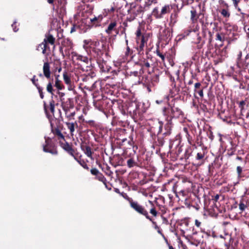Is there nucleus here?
I'll return each instance as SVG.
<instances>
[{
	"label": "nucleus",
	"mask_w": 249,
	"mask_h": 249,
	"mask_svg": "<svg viewBox=\"0 0 249 249\" xmlns=\"http://www.w3.org/2000/svg\"><path fill=\"white\" fill-rule=\"evenodd\" d=\"M83 43V48L87 53H91L92 51L97 56L102 54L103 46H100L99 41H92L90 39H87L85 40Z\"/></svg>",
	"instance_id": "nucleus-1"
},
{
	"label": "nucleus",
	"mask_w": 249,
	"mask_h": 249,
	"mask_svg": "<svg viewBox=\"0 0 249 249\" xmlns=\"http://www.w3.org/2000/svg\"><path fill=\"white\" fill-rule=\"evenodd\" d=\"M54 41L55 38L52 35H47L45 36V37L43 41L37 46L36 50H39V48H41V49L42 50V53L46 54L47 53V50L48 49L50 50L49 47L47 46V43L53 45Z\"/></svg>",
	"instance_id": "nucleus-2"
},
{
	"label": "nucleus",
	"mask_w": 249,
	"mask_h": 249,
	"mask_svg": "<svg viewBox=\"0 0 249 249\" xmlns=\"http://www.w3.org/2000/svg\"><path fill=\"white\" fill-rule=\"evenodd\" d=\"M130 206L132 209H133L135 211L138 213L140 214H141L145 216V217L151 220V219L148 215V213L147 211L144 209V208L138 202L134 201L132 199L129 200Z\"/></svg>",
	"instance_id": "nucleus-3"
},
{
	"label": "nucleus",
	"mask_w": 249,
	"mask_h": 249,
	"mask_svg": "<svg viewBox=\"0 0 249 249\" xmlns=\"http://www.w3.org/2000/svg\"><path fill=\"white\" fill-rule=\"evenodd\" d=\"M163 112L165 115H170L174 117L179 115L181 111L178 107L168 106V107H164L163 109Z\"/></svg>",
	"instance_id": "nucleus-4"
},
{
	"label": "nucleus",
	"mask_w": 249,
	"mask_h": 249,
	"mask_svg": "<svg viewBox=\"0 0 249 249\" xmlns=\"http://www.w3.org/2000/svg\"><path fill=\"white\" fill-rule=\"evenodd\" d=\"M191 13V17L190 19L193 23H196L197 22V20H199V21L200 22L203 23V20L201 18H200L199 17L201 16V14L197 13L196 10L193 9L190 11Z\"/></svg>",
	"instance_id": "nucleus-5"
},
{
	"label": "nucleus",
	"mask_w": 249,
	"mask_h": 249,
	"mask_svg": "<svg viewBox=\"0 0 249 249\" xmlns=\"http://www.w3.org/2000/svg\"><path fill=\"white\" fill-rule=\"evenodd\" d=\"M173 8V6L171 4H165L162 6L160 9V14L162 15L163 17L165 14H167L170 13Z\"/></svg>",
	"instance_id": "nucleus-6"
},
{
	"label": "nucleus",
	"mask_w": 249,
	"mask_h": 249,
	"mask_svg": "<svg viewBox=\"0 0 249 249\" xmlns=\"http://www.w3.org/2000/svg\"><path fill=\"white\" fill-rule=\"evenodd\" d=\"M43 71L44 76L47 78H50L51 71H50V66L48 62H46L44 63L43 67Z\"/></svg>",
	"instance_id": "nucleus-7"
},
{
	"label": "nucleus",
	"mask_w": 249,
	"mask_h": 249,
	"mask_svg": "<svg viewBox=\"0 0 249 249\" xmlns=\"http://www.w3.org/2000/svg\"><path fill=\"white\" fill-rule=\"evenodd\" d=\"M62 107H63L64 111L65 112L66 117L67 118V119L68 120V121H71V120H73L74 116L75 114V112L74 111V112H71L70 114H68V112L70 109L68 107H66V105H62Z\"/></svg>",
	"instance_id": "nucleus-8"
},
{
	"label": "nucleus",
	"mask_w": 249,
	"mask_h": 249,
	"mask_svg": "<svg viewBox=\"0 0 249 249\" xmlns=\"http://www.w3.org/2000/svg\"><path fill=\"white\" fill-rule=\"evenodd\" d=\"M65 124L67 125L68 128L70 130V133L71 136L73 135V133L75 131V126L78 127L76 122L74 123L65 122Z\"/></svg>",
	"instance_id": "nucleus-9"
},
{
	"label": "nucleus",
	"mask_w": 249,
	"mask_h": 249,
	"mask_svg": "<svg viewBox=\"0 0 249 249\" xmlns=\"http://www.w3.org/2000/svg\"><path fill=\"white\" fill-rule=\"evenodd\" d=\"M146 43V41L145 40L144 36H142L139 39V43L137 44L138 48L137 49L139 53L142 52L143 50V48L145 44Z\"/></svg>",
	"instance_id": "nucleus-10"
},
{
	"label": "nucleus",
	"mask_w": 249,
	"mask_h": 249,
	"mask_svg": "<svg viewBox=\"0 0 249 249\" xmlns=\"http://www.w3.org/2000/svg\"><path fill=\"white\" fill-rule=\"evenodd\" d=\"M82 150L84 152L85 154L91 159H93L92 157V152L91 148L89 146H83L81 147Z\"/></svg>",
	"instance_id": "nucleus-11"
},
{
	"label": "nucleus",
	"mask_w": 249,
	"mask_h": 249,
	"mask_svg": "<svg viewBox=\"0 0 249 249\" xmlns=\"http://www.w3.org/2000/svg\"><path fill=\"white\" fill-rule=\"evenodd\" d=\"M220 13L222 17L227 20L229 19L231 16V13L228 8L222 9L220 11Z\"/></svg>",
	"instance_id": "nucleus-12"
},
{
	"label": "nucleus",
	"mask_w": 249,
	"mask_h": 249,
	"mask_svg": "<svg viewBox=\"0 0 249 249\" xmlns=\"http://www.w3.org/2000/svg\"><path fill=\"white\" fill-rule=\"evenodd\" d=\"M152 15L157 19H160L162 18V15L160 14V11H159L158 7H155L153 9L152 12Z\"/></svg>",
	"instance_id": "nucleus-13"
},
{
	"label": "nucleus",
	"mask_w": 249,
	"mask_h": 249,
	"mask_svg": "<svg viewBox=\"0 0 249 249\" xmlns=\"http://www.w3.org/2000/svg\"><path fill=\"white\" fill-rule=\"evenodd\" d=\"M117 25V23L116 22H111L107 28L106 29V32L108 34H110L112 31L114 29V27H116Z\"/></svg>",
	"instance_id": "nucleus-14"
},
{
	"label": "nucleus",
	"mask_w": 249,
	"mask_h": 249,
	"mask_svg": "<svg viewBox=\"0 0 249 249\" xmlns=\"http://www.w3.org/2000/svg\"><path fill=\"white\" fill-rule=\"evenodd\" d=\"M50 140L49 139H45L46 145L43 146V151L44 152H49V153H53V154H56V152H53L51 151V150L49 149V148L48 147V145H49V142H50Z\"/></svg>",
	"instance_id": "nucleus-15"
},
{
	"label": "nucleus",
	"mask_w": 249,
	"mask_h": 249,
	"mask_svg": "<svg viewBox=\"0 0 249 249\" xmlns=\"http://www.w3.org/2000/svg\"><path fill=\"white\" fill-rule=\"evenodd\" d=\"M63 79L65 83L68 85H71V80L70 77L68 76L67 73L65 72L63 74Z\"/></svg>",
	"instance_id": "nucleus-16"
},
{
	"label": "nucleus",
	"mask_w": 249,
	"mask_h": 249,
	"mask_svg": "<svg viewBox=\"0 0 249 249\" xmlns=\"http://www.w3.org/2000/svg\"><path fill=\"white\" fill-rule=\"evenodd\" d=\"M103 19V16L99 15L98 17H95L93 18H90L91 22L94 23L95 21H97V23L100 22Z\"/></svg>",
	"instance_id": "nucleus-17"
},
{
	"label": "nucleus",
	"mask_w": 249,
	"mask_h": 249,
	"mask_svg": "<svg viewBox=\"0 0 249 249\" xmlns=\"http://www.w3.org/2000/svg\"><path fill=\"white\" fill-rule=\"evenodd\" d=\"M136 43L139 44L140 38H141V37L142 36V33H141V31L140 28H138L137 29L136 33Z\"/></svg>",
	"instance_id": "nucleus-18"
},
{
	"label": "nucleus",
	"mask_w": 249,
	"mask_h": 249,
	"mask_svg": "<svg viewBox=\"0 0 249 249\" xmlns=\"http://www.w3.org/2000/svg\"><path fill=\"white\" fill-rule=\"evenodd\" d=\"M55 86L57 89L59 90L62 89L64 87L63 86H62L61 84V81H60L57 78H56L55 80Z\"/></svg>",
	"instance_id": "nucleus-19"
},
{
	"label": "nucleus",
	"mask_w": 249,
	"mask_h": 249,
	"mask_svg": "<svg viewBox=\"0 0 249 249\" xmlns=\"http://www.w3.org/2000/svg\"><path fill=\"white\" fill-rule=\"evenodd\" d=\"M74 159L77 161V162L85 169H89V167L87 163L83 160H78L76 158Z\"/></svg>",
	"instance_id": "nucleus-20"
},
{
	"label": "nucleus",
	"mask_w": 249,
	"mask_h": 249,
	"mask_svg": "<svg viewBox=\"0 0 249 249\" xmlns=\"http://www.w3.org/2000/svg\"><path fill=\"white\" fill-rule=\"evenodd\" d=\"M127 165L129 168H131L135 165V162L132 159H130L127 161Z\"/></svg>",
	"instance_id": "nucleus-21"
},
{
	"label": "nucleus",
	"mask_w": 249,
	"mask_h": 249,
	"mask_svg": "<svg viewBox=\"0 0 249 249\" xmlns=\"http://www.w3.org/2000/svg\"><path fill=\"white\" fill-rule=\"evenodd\" d=\"M75 56L76 57L77 59L79 60H81L84 62H87L88 61V58L86 57H83L82 55H77V54L75 55Z\"/></svg>",
	"instance_id": "nucleus-22"
},
{
	"label": "nucleus",
	"mask_w": 249,
	"mask_h": 249,
	"mask_svg": "<svg viewBox=\"0 0 249 249\" xmlns=\"http://www.w3.org/2000/svg\"><path fill=\"white\" fill-rule=\"evenodd\" d=\"M50 110L51 113L53 114L54 112V102L53 100L50 102Z\"/></svg>",
	"instance_id": "nucleus-23"
},
{
	"label": "nucleus",
	"mask_w": 249,
	"mask_h": 249,
	"mask_svg": "<svg viewBox=\"0 0 249 249\" xmlns=\"http://www.w3.org/2000/svg\"><path fill=\"white\" fill-rule=\"evenodd\" d=\"M53 86H52V84L51 83H49L47 85V90L48 92H49V93H51V94H53Z\"/></svg>",
	"instance_id": "nucleus-24"
},
{
	"label": "nucleus",
	"mask_w": 249,
	"mask_h": 249,
	"mask_svg": "<svg viewBox=\"0 0 249 249\" xmlns=\"http://www.w3.org/2000/svg\"><path fill=\"white\" fill-rule=\"evenodd\" d=\"M247 208V206L243 203V202H240L239 205V208L240 211L242 212L244 211L245 209Z\"/></svg>",
	"instance_id": "nucleus-25"
},
{
	"label": "nucleus",
	"mask_w": 249,
	"mask_h": 249,
	"mask_svg": "<svg viewBox=\"0 0 249 249\" xmlns=\"http://www.w3.org/2000/svg\"><path fill=\"white\" fill-rule=\"evenodd\" d=\"M32 83L36 86V87L37 88V87H39L36 82L38 81L37 79L36 78V76L34 75L33 77L31 79Z\"/></svg>",
	"instance_id": "nucleus-26"
},
{
	"label": "nucleus",
	"mask_w": 249,
	"mask_h": 249,
	"mask_svg": "<svg viewBox=\"0 0 249 249\" xmlns=\"http://www.w3.org/2000/svg\"><path fill=\"white\" fill-rule=\"evenodd\" d=\"M37 89L38 90V92H39V94H40V96L41 97V99H43V97H44V95H43V92H42V88H41L40 87H37Z\"/></svg>",
	"instance_id": "nucleus-27"
},
{
	"label": "nucleus",
	"mask_w": 249,
	"mask_h": 249,
	"mask_svg": "<svg viewBox=\"0 0 249 249\" xmlns=\"http://www.w3.org/2000/svg\"><path fill=\"white\" fill-rule=\"evenodd\" d=\"M90 172L93 175H97L99 173V171L96 168H92L90 170Z\"/></svg>",
	"instance_id": "nucleus-28"
},
{
	"label": "nucleus",
	"mask_w": 249,
	"mask_h": 249,
	"mask_svg": "<svg viewBox=\"0 0 249 249\" xmlns=\"http://www.w3.org/2000/svg\"><path fill=\"white\" fill-rule=\"evenodd\" d=\"M150 213L154 216H156L157 214V212L154 208H152L150 209Z\"/></svg>",
	"instance_id": "nucleus-29"
},
{
	"label": "nucleus",
	"mask_w": 249,
	"mask_h": 249,
	"mask_svg": "<svg viewBox=\"0 0 249 249\" xmlns=\"http://www.w3.org/2000/svg\"><path fill=\"white\" fill-rule=\"evenodd\" d=\"M241 0H232L234 6L235 8L238 7V4Z\"/></svg>",
	"instance_id": "nucleus-30"
},
{
	"label": "nucleus",
	"mask_w": 249,
	"mask_h": 249,
	"mask_svg": "<svg viewBox=\"0 0 249 249\" xmlns=\"http://www.w3.org/2000/svg\"><path fill=\"white\" fill-rule=\"evenodd\" d=\"M204 157V155L201 153H198L196 155L197 160H201Z\"/></svg>",
	"instance_id": "nucleus-31"
},
{
	"label": "nucleus",
	"mask_w": 249,
	"mask_h": 249,
	"mask_svg": "<svg viewBox=\"0 0 249 249\" xmlns=\"http://www.w3.org/2000/svg\"><path fill=\"white\" fill-rule=\"evenodd\" d=\"M242 171V169L240 166H237V172L238 175V177H240L241 176V174Z\"/></svg>",
	"instance_id": "nucleus-32"
},
{
	"label": "nucleus",
	"mask_w": 249,
	"mask_h": 249,
	"mask_svg": "<svg viewBox=\"0 0 249 249\" xmlns=\"http://www.w3.org/2000/svg\"><path fill=\"white\" fill-rule=\"evenodd\" d=\"M245 104V102L244 101H242L239 103V107H241V110L242 111L243 109V106Z\"/></svg>",
	"instance_id": "nucleus-33"
},
{
	"label": "nucleus",
	"mask_w": 249,
	"mask_h": 249,
	"mask_svg": "<svg viewBox=\"0 0 249 249\" xmlns=\"http://www.w3.org/2000/svg\"><path fill=\"white\" fill-rule=\"evenodd\" d=\"M201 86V84L200 83H196L195 84V92H196V89H197L199 88Z\"/></svg>",
	"instance_id": "nucleus-34"
},
{
	"label": "nucleus",
	"mask_w": 249,
	"mask_h": 249,
	"mask_svg": "<svg viewBox=\"0 0 249 249\" xmlns=\"http://www.w3.org/2000/svg\"><path fill=\"white\" fill-rule=\"evenodd\" d=\"M17 23L16 21H15L13 24L12 25V27H13V30L15 32H17L18 30V29H16V27H15V24Z\"/></svg>",
	"instance_id": "nucleus-35"
},
{
	"label": "nucleus",
	"mask_w": 249,
	"mask_h": 249,
	"mask_svg": "<svg viewBox=\"0 0 249 249\" xmlns=\"http://www.w3.org/2000/svg\"><path fill=\"white\" fill-rule=\"evenodd\" d=\"M216 40H218L220 41L222 40V37L219 34H217L216 35Z\"/></svg>",
	"instance_id": "nucleus-36"
},
{
	"label": "nucleus",
	"mask_w": 249,
	"mask_h": 249,
	"mask_svg": "<svg viewBox=\"0 0 249 249\" xmlns=\"http://www.w3.org/2000/svg\"><path fill=\"white\" fill-rule=\"evenodd\" d=\"M157 55L159 56L162 59V60H164V56L163 54L160 53L159 52H157Z\"/></svg>",
	"instance_id": "nucleus-37"
},
{
	"label": "nucleus",
	"mask_w": 249,
	"mask_h": 249,
	"mask_svg": "<svg viewBox=\"0 0 249 249\" xmlns=\"http://www.w3.org/2000/svg\"><path fill=\"white\" fill-rule=\"evenodd\" d=\"M198 94H199V95L201 97H203V89H201L199 91H198L197 92Z\"/></svg>",
	"instance_id": "nucleus-38"
},
{
	"label": "nucleus",
	"mask_w": 249,
	"mask_h": 249,
	"mask_svg": "<svg viewBox=\"0 0 249 249\" xmlns=\"http://www.w3.org/2000/svg\"><path fill=\"white\" fill-rule=\"evenodd\" d=\"M170 123L169 122L168 123H167L165 127V128L166 129H168L169 130H170L171 129V126H170Z\"/></svg>",
	"instance_id": "nucleus-39"
},
{
	"label": "nucleus",
	"mask_w": 249,
	"mask_h": 249,
	"mask_svg": "<svg viewBox=\"0 0 249 249\" xmlns=\"http://www.w3.org/2000/svg\"><path fill=\"white\" fill-rule=\"evenodd\" d=\"M219 198V196L218 195H216L214 196L213 200L215 201H217Z\"/></svg>",
	"instance_id": "nucleus-40"
},
{
	"label": "nucleus",
	"mask_w": 249,
	"mask_h": 249,
	"mask_svg": "<svg viewBox=\"0 0 249 249\" xmlns=\"http://www.w3.org/2000/svg\"><path fill=\"white\" fill-rule=\"evenodd\" d=\"M143 66L146 67V68H149L150 67V64L148 62H146L144 63Z\"/></svg>",
	"instance_id": "nucleus-41"
},
{
	"label": "nucleus",
	"mask_w": 249,
	"mask_h": 249,
	"mask_svg": "<svg viewBox=\"0 0 249 249\" xmlns=\"http://www.w3.org/2000/svg\"><path fill=\"white\" fill-rule=\"evenodd\" d=\"M238 59H240L242 57V52L240 51L238 54Z\"/></svg>",
	"instance_id": "nucleus-42"
},
{
	"label": "nucleus",
	"mask_w": 249,
	"mask_h": 249,
	"mask_svg": "<svg viewBox=\"0 0 249 249\" xmlns=\"http://www.w3.org/2000/svg\"><path fill=\"white\" fill-rule=\"evenodd\" d=\"M195 222H196V225L197 227H199V226L200 225V222H198L197 220H196Z\"/></svg>",
	"instance_id": "nucleus-43"
},
{
	"label": "nucleus",
	"mask_w": 249,
	"mask_h": 249,
	"mask_svg": "<svg viewBox=\"0 0 249 249\" xmlns=\"http://www.w3.org/2000/svg\"><path fill=\"white\" fill-rule=\"evenodd\" d=\"M162 126H163V125H160V126H159V132H161L162 129Z\"/></svg>",
	"instance_id": "nucleus-44"
},
{
	"label": "nucleus",
	"mask_w": 249,
	"mask_h": 249,
	"mask_svg": "<svg viewBox=\"0 0 249 249\" xmlns=\"http://www.w3.org/2000/svg\"><path fill=\"white\" fill-rule=\"evenodd\" d=\"M153 223L155 224V228L156 229H159V228L158 226L156 224V223H155V222H153Z\"/></svg>",
	"instance_id": "nucleus-45"
},
{
	"label": "nucleus",
	"mask_w": 249,
	"mask_h": 249,
	"mask_svg": "<svg viewBox=\"0 0 249 249\" xmlns=\"http://www.w3.org/2000/svg\"><path fill=\"white\" fill-rule=\"evenodd\" d=\"M54 0H48V2L49 3H53V2Z\"/></svg>",
	"instance_id": "nucleus-46"
},
{
	"label": "nucleus",
	"mask_w": 249,
	"mask_h": 249,
	"mask_svg": "<svg viewBox=\"0 0 249 249\" xmlns=\"http://www.w3.org/2000/svg\"><path fill=\"white\" fill-rule=\"evenodd\" d=\"M59 136L61 138H63V139L64 138V136H63V135H62L60 132H59Z\"/></svg>",
	"instance_id": "nucleus-47"
},
{
	"label": "nucleus",
	"mask_w": 249,
	"mask_h": 249,
	"mask_svg": "<svg viewBox=\"0 0 249 249\" xmlns=\"http://www.w3.org/2000/svg\"><path fill=\"white\" fill-rule=\"evenodd\" d=\"M159 123L160 125H163V122L162 121H159Z\"/></svg>",
	"instance_id": "nucleus-48"
},
{
	"label": "nucleus",
	"mask_w": 249,
	"mask_h": 249,
	"mask_svg": "<svg viewBox=\"0 0 249 249\" xmlns=\"http://www.w3.org/2000/svg\"><path fill=\"white\" fill-rule=\"evenodd\" d=\"M129 51H130V48H129V47L128 46H127V52L128 53H129Z\"/></svg>",
	"instance_id": "nucleus-49"
},
{
	"label": "nucleus",
	"mask_w": 249,
	"mask_h": 249,
	"mask_svg": "<svg viewBox=\"0 0 249 249\" xmlns=\"http://www.w3.org/2000/svg\"><path fill=\"white\" fill-rule=\"evenodd\" d=\"M192 83H193V81H192V80L189 81V82H188V84H189V85H191V84H192Z\"/></svg>",
	"instance_id": "nucleus-50"
},
{
	"label": "nucleus",
	"mask_w": 249,
	"mask_h": 249,
	"mask_svg": "<svg viewBox=\"0 0 249 249\" xmlns=\"http://www.w3.org/2000/svg\"><path fill=\"white\" fill-rule=\"evenodd\" d=\"M249 55L248 54L246 56L245 58H246V59H248V58H249Z\"/></svg>",
	"instance_id": "nucleus-51"
},
{
	"label": "nucleus",
	"mask_w": 249,
	"mask_h": 249,
	"mask_svg": "<svg viewBox=\"0 0 249 249\" xmlns=\"http://www.w3.org/2000/svg\"><path fill=\"white\" fill-rule=\"evenodd\" d=\"M247 118L249 117V111H248V113L247 114Z\"/></svg>",
	"instance_id": "nucleus-52"
},
{
	"label": "nucleus",
	"mask_w": 249,
	"mask_h": 249,
	"mask_svg": "<svg viewBox=\"0 0 249 249\" xmlns=\"http://www.w3.org/2000/svg\"><path fill=\"white\" fill-rule=\"evenodd\" d=\"M158 232L159 233H160L161 234V232L160 231V229H158Z\"/></svg>",
	"instance_id": "nucleus-53"
},
{
	"label": "nucleus",
	"mask_w": 249,
	"mask_h": 249,
	"mask_svg": "<svg viewBox=\"0 0 249 249\" xmlns=\"http://www.w3.org/2000/svg\"><path fill=\"white\" fill-rule=\"evenodd\" d=\"M125 42H126V45H128V40L126 39H125Z\"/></svg>",
	"instance_id": "nucleus-54"
},
{
	"label": "nucleus",
	"mask_w": 249,
	"mask_h": 249,
	"mask_svg": "<svg viewBox=\"0 0 249 249\" xmlns=\"http://www.w3.org/2000/svg\"><path fill=\"white\" fill-rule=\"evenodd\" d=\"M169 249H174L172 246L169 247Z\"/></svg>",
	"instance_id": "nucleus-55"
},
{
	"label": "nucleus",
	"mask_w": 249,
	"mask_h": 249,
	"mask_svg": "<svg viewBox=\"0 0 249 249\" xmlns=\"http://www.w3.org/2000/svg\"><path fill=\"white\" fill-rule=\"evenodd\" d=\"M198 30L197 27H196V29L194 30L195 32H196Z\"/></svg>",
	"instance_id": "nucleus-56"
},
{
	"label": "nucleus",
	"mask_w": 249,
	"mask_h": 249,
	"mask_svg": "<svg viewBox=\"0 0 249 249\" xmlns=\"http://www.w3.org/2000/svg\"><path fill=\"white\" fill-rule=\"evenodd\" d=\"M111 10L112 11H114V9H113V8H112V9H111Z\"/></svg>",
	"instance_id": "nucleus-57"
},
{
	"label": "nucleus",
	"mask_w": 249,
	"mask_h": 249,
	"mask_svg": "<svg viewBox=\"0 0 249 249\" xmlns=\"http://www.w3.org/2000/svg\"><path fill=\"white\" fill-rule=\"evenodd\" d=\"M129 144L130 145H131V142H129Z\"/></svg>",
	"instance_id": "nucleus-58"
},
{
	"label": "nucleus",
	"mask_w": 249,
	"mask_h": 249,
	"mask_svg": "<svg viewBox=\"0 0 249 249\" xmlns=\"http://www.w3.org/2000/svg\"><path fill=\"white\" fill-rule=\"evenodd\" d=\"M125 140H126V139H124V140H123V142H124Z\"/></svg>",
	"instance_id": "nucleus-59"
},
{
	"label": "nucleus",
	"mask_w": 249,
	"mask_h": 249,
	"mask_svg": "<svg viewBox=\"0 0 249 249\" xmlns=\"http://www.w3.org/2000/svg\"><path fill=\"white\" fill-rule=\"evenodd\" d=\"M40 50H42H42L41 49V48H39V51H40Z\"/></svg>",
	"instance_id": "nucleus-60"
},
{
	"label": "nucleus",
	"mask_w": 249,
	"mask_h": 249,
	"mask_svg": "<svg viewBox=\"0 0 249 249\" xmlns=\"http://www.w3.org/2000/svg\"><path fill=\"white\" fill-rule=\"evenodd\" d=\"M61 68H60V69H59V70H58V71H61Z\"/></svg>",
	"instance_id": "nucleus-61"
},
{
	"label": "nucleus",
	"mask_w": 249,
	"mask_h": 249,
	"mask_svg": "<svg viewBox=\"0 0 249 249\" xmlns=\"http://www.w3.org/2000/svg\"><path fill=\"white\" fill-rule=\"evenodd\" d=\"M177 7L178 8V5H177Z\"/></svg>",
	"instance_id": "nucleus-62"
},
{
	"label": "nucleus",
	"mask_w": 249,
	"mask_h": 249,
	"mask_svg": "<svg viewBox=\"0 0 249 249\" xmlns=\"http://www.w3.org/2000/svg\"><path fill=\"white\" fill-rule=\"evenodd\" d=\"M156 102H157V103H159V101H157Z\"/></svg>",
	"instance_id": "nucleus-63"
},
{
	"label": "nucleus",
	"mask_w": 249,
	"mask_h": 249,
	"mask_svg": "<svg viewBox=\"0 0 249 249\" xmlns=\"http://www.w3.org/2000/svg\"><path fill=\"white\" fill-rule=\"evenodd\" d=\"M248 30L249 31V28L248 29Z\"/></svg>",
	"instance_id": "nucleus-64"
}]
</instances>
